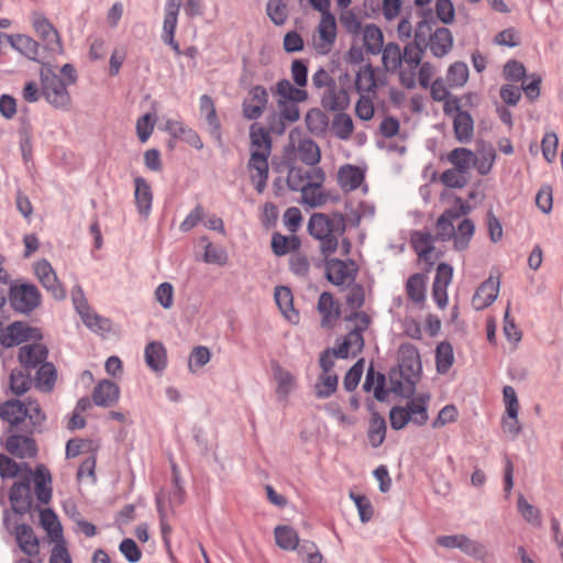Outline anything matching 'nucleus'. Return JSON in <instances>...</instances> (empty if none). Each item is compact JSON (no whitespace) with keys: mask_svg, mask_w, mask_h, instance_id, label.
Returning a JSON list of instances; mask_svg holds the SVG:
<instances>
[{"mask_svg":"<svg viewBox=\"0 0 563 563\" xmlns=\"http://www.w3.org/2000/svg\"><path fill=\"white\" fill-rule=\"evenodd\" d=\"M430 31L427 21H420L415 30V42L408 43L401 52L396 43H388L382 48V62L384 68L389 73L397 71L401 86L407 89H413L417 86L416 69L422 62V48L420 44L424 43V34Z\"/></svg>","mask_w":563,"mask_h":563,"instance_id":"obj_1","label":"nucleus"},{"mask_svg":"<svg viewBox=\"0 0 563 563\" xmlns=\"http://www.w3.org/2000/svg\"><path fill=\"white\" fill-rule=\"evenodd\" d=\"M272 153L269 131L253 123L250 126V159L247 172L252 184L258 192L266 188L268 179V157Z\"/></svg>","mask_w":563,"mask_h":563,"instance_id":"obj_2","label":"nucleus"},{"mask_svg":"<svg viewBox=\"0 0 563 563\" xmlns=\"http://www.w3.org/2000/svg\"><path fill=\"white\" fill-rule=\"evenodd\" d=\"M0 418L10 424L9 432L23 424V430L31 434L45 420V415L36 400L10 399L0 405Z\"/></svg>","mask_w":563,"mask_h":563,"instance_id":"obj_3","label":"nucleus"},{"mask_svg":"<svg viewBox=\"0 0 563 563\" xmlns=\"http://www.w3.org/2000/svg\"><path fill=\"white\" fill-rule=\"evenodd\" d=\"M345 230L344 219L341 216L329 217L314 213L308 223L309 233L320 241V250L324 256L334 253L338 247V236Z\"/></svg>","mask_w":563,"mask_h":563,"instance_id":"obj_4","label":"nucleus"},{"mask_svg":"<svg viewBox=\"0 0 563 563\" xmlns=\"http://www.w3.org/2000/svg\"><path fill=\"white\" fill-rule=\"evenodd\" d=\"M358 266L352 261H342L338 258L325 262V275L330 283L340 287L351 286L357 276Z\"/></svg>","mask_w":563,"mask_h":563,"instance_id":"obj_5","label":"nucleus"},{"mask_svg":"<svg viewBox=\"0 0 563 563\" xmlns=\"http://www.w3.org/2000/svg\"><path fill=\"white\" fill-rule=\"evenodd\" d=\"M42 93L46 101L57 109L68 108L71 101L67 84L55 74L43 77Z\"/></svg>","mask_w":563,"mask_h":563,"instance_id":"obj_6","label":"nucleus"},{"mask_svg":"<svg viewBox=\"0 0 563 563\" xmlns=\"http://www.w3.org/2000/svg\"><path fill=\"white\" fill-rule=\"evenodd\" d=\"M71 299L77 312L80 314L82 322L93 331H108L110 329L109 320L101 318L88 306L84 290L80 286H74L71 290Z\"/></svg>","mask_w":563,"mask_h":563,"instance_id":"obj_7","label":"nucleus"},{"mask_svg":"<svg viewBox=\"0 0 563 563\" xmlns=\"http://www.w3.org/2000/svg\"><path fill=\"white\" fill-rule=\"evenodd\" d=\"M9 299L14 310L25 313L40 305L41 294L34 285L19 284L11 287Z\"/></svg>","mask_w":563,"mask_h":563,"instance_id":"obj_8","label":"nucleus"},{"mask_svg":"<svg viewBox=\"0 0 563 563\" xmlns=\"http://www.w3.org/2000/svg\"><path fill=\"white\" fill-rule=\"evenodd\" d=\"M336 40V21L335 16L330 14L321 15L317 34L313 36V47L322 55L331 52Z\"/></svg>","mask_w":563,"mask_h":563,"instance_id":"obj_9","label":"nucleus"},{"mask_svg":"<svg viewBox=\"0 0 563 563\" xmlns=\"http://www.w3.org/2000/svg\"><path fill=\"white\" fill-rule=\"evenodd\" d=\"M470 207L461 198L456 199L453 208L445 210L438 219L435 238L440 241H449L453 238L455 227L454 221L461 216L466 214Z\"/></svg>","mask_w":563,"mask_h":563,"instance_id":"obj_10","label":"nucleus"},{"mask_svg":"<svg viewBox=\"0 0 563 563\" xmlns=\"http://www.w3.org/2000/svg\"><path fill=\"white\" fill-rule=\"evenodd\" d=\"M268 103V92L265 87L257 85L252 87L242 102V113L247 120H256L262 117Z\"/></svg>","mask_w":563,"mask_h":563,"instance_id":"obj_11","label":"nucleus"},{"mask_svg":"<svg viewBox=\"0 0 563 563\" xmlns=\"http://www.w3.org/2000/svg\"><path fill=\"white\" fill-rule=\"evenodd\" d=\"M31 21L36 34L45 42L47 47L53 52H63V45L59 33L41 12H32Z\"/></svg>","mask_w":563,"mask_h":563,"instance_id":"obj_12","label":"nucleus"},{"mask_svg":"<svg viewBox=\"0 0 563 563\" xmlns=\"http://www.w3.org/2000/svg\"><path fill=\"white\" fill-rule=\"evenodd\" d=\"M399 369L401 376L412 382L421 372V361L417 347L410 343H404L398 351Z\"/></svg>","mask_w":563,"mask_h":563,"instance_id":"obj_13","label":"nucleus"},{"mask_svg":"<svg viewBox=\"0 0 563 563\" xmlns=\"http://www.w3.org/2000/svg\"><path fill=\"white\" fill-rule=\"evenodd\" d=\"M34 273L40 283L49 291L54 298L64 299L66 290L58 280L57 275L47 260H41L34 265Z\"/></svg>","mask_w":563,"mask_h":563,"instance_id":"obj_14","label":"nucleus"},{"mask_svg":"<svg viewBox=\"0 0 563 563\" xmlns=\"http://www.w3.org/2000/svg\"><path fill=\"white\" fill-rule=\"evenodd\" d=\"M3 448L18 459H32L37 453L36 442L30 434H10L4 440Z\"/></svg>","mask_w":563,"mask_h":563,"instance_id":"obj_15","label":"nucleus"},{"mask_svg":"<svg viewBox=\"0 0 563 563\" xmlns=\"http://www.w3.org/2000/svg\"><path fill=\"white\" fill-rule=\"evenodd\" d=\"M324 173L320 168L312 169L311 183L301 189V201L309 207H319L325 203L327 196L322 192L321 185Z\"/></svg>","mask_w":563,"mask_h":563,"instance_id":"obj_16","label":"nucleus"},{"mask_svg":"<svg viewBox=\"0 0 563 563\" xmlns=\"http://www.w3.org/2000/svg\"><path fill=\"white\" fill-rule=\"evenodd\" d=\"M48 351L42 343L25 344L19 349V362L25 371H31L47 363Z\"/></svg>","mask_w":563,"mask_h":563,"instance_id":"obj_17","label":"nucleus"},{"mask_svg":"<svg viewBox=\"0 0 563 563\" xmlns=\"http://www.w3.org/2000/svg\"><path fill=\"white\" fill-rule=\"evenodd\" d=\"M290 141L294 147L295 158L309 166H314L320 162L321 154L318 144L311 139H298L290 134Z\"/></svg>","mask_w":563,"mask_h":563,"instance_id":"obj_18","label":"nucleus"},{"mask_svg":"<svg viewBox=\"0 0 563 563\" xmlns=\"http://www.w3.org/2000/svg\"><path fill=\"white\" fill-rule=\"evenodd\" d=\"M272 371L276 383V395L279 400L286 401L297 387L296 376L278 363L272 364Z\"/></svg>","mask_w":563,"mask_h":563,"instance_id":"obj_19","label":"nucleus"},{"mask_svg":"<svg viewBox=\"0 0 563 563\" xmlns=\"http://www.w3.org/2000/svg\"><path fill=\"white\" fill-rule=\"evenodd\" d=\"M498 292L499 280L497 278L489 277L476 289L472 298L473 308L476 310H483L487 308L496 300Z\"/></svg>","mask_w":563,"mask_h":563,"instance_id":"obj_20","label":"nucleus"},{"mask_svg":"<svg viewBox=\"0 0 563 563\" xmlns=\"http://www.w3.org/2000/svg\"><path fill=\"white\" fill-rule=\"evenodd\" d=\"M300 102L301 101L276 100L278 113L273 115V120L277 117L279 124L275 125L272 121L269 123L271 130L276 133H283L285 131L286 123H294L298 121L300 118L298 103Z\"/></svg>","mask_w":563,"mask_h":563,"instance_id":"obj_21","label":"nucleus"},{"mask_svg":"<svg viewBox=\"0 0 563 563\" xmlns=\"http://www.w3.org/2000/svg\"><path fill=\"white\" fill-rule=\"evenodd\" d=\"M134 202L139 213L147 218L152 210L153 191L150 183L141 176L134 178Z\"/></svg>","mask_w":563,"mask_h":563,"instance_id":"obj_22","label":"nucleus"},{"mask_svg":"<svg viewBox=\"0 0 563 563\" xmlns=\"http://www.w3.org/2000/svg\"><path fill=\"white\" fill-rule=\"evenodd\" d=\"M120 398L119 386L109 379L100 380L92 391V400L99 407H111Z\"/></svg>","mask_w":563,"mask_h":563,"instance_id":"obj_23","label":"nucleus"},{"mask_svg":"<svg viewBox=\"0 0 563 563\" xmlns=\"http://www.w3.org/2000/svg\"><path fill=\"white\" fill-rule=\"evenodd\" d=\"M15 540L20 550L27 556L33 558L40 553V541L27 525H18L14 529Z\"/></svg>","mask_w":563,"mask_h":563,"instance_id":"obj_24","label":"nucleus"},{"mask_svg":"<svg viewBox=\"0 0 563 563\" xmlns=\"http://www.w3.org/2000/svg\"><path fill=\"white\" fill-rule=\"evenodd\" d=\"M35 496L42 504H48L52 499V475L49 470L40 464L34 471Z\"/></svg>","mask_w":563,"mask_h":563,"instance_id":"obj_25","label":"nucleus"},{"mask_svg":"<svg viewBox=\"0 0 563 563\" xmlns=\"http://www.w3.org/2000/svg\"><path fill=\"white\" fill-rule=\"evenodd\" d=\"M31 328L23 322H14L0 334V343L4 347H12L25 342L31 336Z\"/></svg>","mask_w":563,"mask_h":563,"instance_id":"obj_26","label":"nucleus"},{"mask_svg":"<svg viewBox=\"0 0 563 563\" xmlns=\"http://www.w3.org/2000/svg\"><path fill=\"white\" fill-rule=\"evenodd\" d=\"M146 365L154 372H162L167 366V352L162 342L152 341L145 346Z\"/></svg>","mask_w":563,"mask_h":563,"instance_id":"obj_27","label":"nucleus"},{"mask_svg":"<svg viewBox=\"0 0 563 563\" xmlns=\"http://www.w3.org/2000/svg\"><path fill=\"white\" fill-rule=\"evenodd\" d=\"M428 46L435 57L446 55L453 46V36L451 31L446 27H438L430 35Z\"/></svg>","mask_w":563,"mask_h":563,"instance_id":"obj_28","label":"nucleus"},{"mask_svg":"<svg viewBox=\"0 0 563 563\" xmlns=\"http://www.w3.org/2000/svg\"><path fill=\"white\" fill-rule=\"evenodd\" d=\"M318 311L322 316V327L330 328L340 317V307L330 292H322L318 301Z\"/></svg>","mask_w":563,"mask_h":563,"instance_id":"obj_29","label":"nucleus"},{"mask_svg":"<svg viewBox=\"0 0 563 563\" xmlns=\"http://www.w3.org/2000/svg\"><path fill=\"white\" fill-rule=\"evenodd\" d=\"M338 178L343 190L352 191L363 184L365 175L360 167L347 164L340 167Z\"/></svg>","mask_w":563,"mask_h":563,"instance_id":"obj_30","label":"nucleus"},{"mask_svg":"<svg viewBox=\"0 0 563 563\" xmlns=\"http://www.w3.org/2000/svg\"><path fill=\"white\" fill-rule=\"evenodd\" d=\"M274 297L284 317L291 323H297L299 321V314L292 306L294 298L291 290L285 286L276 287Z\"/></svg>","mask_w":563,"mask_h":563,"instance_id":"obj_31","label":"nucleus"},{"mask_svg":"<svg viewBox=\"0 0 563 563\" xmlns=\"http://www.w3.org/2000/svg\"><path fill=\"white\" fill-rule=\"evenodd\" d=\"M272 92L276 97V100L303 102L308 99V92L301 89V87H295L288 79L277 81Z\"/></svg>","mask_w":563,"mask_h":563,"instance_id":"obj_32","label":"nucleus"},{"mask_svg":"<svg viewBox=\"0 0 563 563\" xmlns=\"http://www.w3.org/2000/svg\"><path fill=\"white\" fill-rule=\"evenodd\" d=\"M430 401L429 395H417L410 401L407 402L405 408L410 415L411 422L417 426H423L427 423L428 416V404Z\"/></svg>","mask_w":563,"mask_h":563,"instance_id":"obj_33","label":"nucleus"},{"mask_svg":"<svg viewBox=\"0 0 563 563\" xmlns=\"http://www.w3.org/2000/svg\"><path fill=\"white\" fill-rule=\"evenodd\" d=\"M10 45L27 57L29 59L35 60L38 55V43L29 35L24 34H12L5 35Z\"/></svg>","mask_w":563,"mask_h":563,"instance_id":"obj_34","label":"nucleus"},{"mask_svg":"<svg viewBox=\"0 0 563 563\" xmlns=\"http://www.w3.org/2000/svg\"><path fill=\"white\" fill-rule=\"evenodd\" d=\"M364 347V338L357 332L350 331L343 339L342 343L334 349L336 357L345 358L349 356H355L362 352Z\"/></svg>","mask_w":563,"mask_h":563,"instance_id":"obj_35","label":"nucleus"},{"mask_svg":"<svg viewBox=\"0 0 563 563\" xmlns=\"http://www.w3.org/2000/svg\"><path fill=\"white\" fill-rule=\"evenodd\" d=\"M40 521L43 529L46 531L49 539L55 542H64L63 541V528L58 520L56 514L49 509H43L40 512Z\"/></svg>","mask_w":563,"mask_h":563,"instance_id":"obj_36","label":"nucleus"},{"mask_svg":"<svg viewBox=\"0 0 563 563\" xmlns=\"http://www.w3.org/2000/svg\"><path fill=\"white\" fill-rule=\"evenodd\" d=\"M387 426L384 417L378 412H373L369 418L367 439L373 448H378L383 444L386 438Z\"/></svg>","mask_w":563,"mask_h":563,"instance_id":"obj_37","label":"nucleus"},{"mask_svg":"<svg viewBox=\"0 0 563 563\" xmlns=\"http://www.w3.org/2000/svg\"><path fill=\"white\" fill-rule=\"evenodd\" d=\"M448 161L466 175L475 163V153L466 147H456L448 154Z\"/></svg>","mask_w":563,"mask_h":563,"instance_id":"obj_38","label":"nucleus"},{"mask_svg":"<svg viewBox=\"0 0 563 563\" xmlns=\"http://www.w3.org/2000/svg\"><path fill=\"white\" fill-rule=\"evenodd\" d=\"M200 114L206 118L210 132L217 139H220V121L217 115L216 107L211 97L203 95L199 100Z\"/></svg>","mask_w":563,"mask_h":563,"instance_id":"obj_39","label":"nucleus"},{"mask_svg":"<svg viewBox=\"0 0 563 563\" xmlns=\"http://www.w3.org/2000/svg\"><path fill=\"white\" fill-rule=\"evenodd\" d=\"M362 34L366 51L373 55L379 54L384 46V35L382 30L375 24H366L362 30Z\"/></svg>","mask_w":563,"mask_h":563,"instance_id":"obj_40","label":"nucleus"},{"mask_svg":"<svg viewBox=\"0 0 563 563\" xmlns=\"http://www.w3.org/2000/svg\"><path fill=\"white\" fill-rule=\"evenodd\" d=\"M355 88L360 95L376 93V76L371 65H365L360 68L355 78Z\"/></svg>","mask_w":563,"mask_h":563,"instance_id":"obj_41","label":"nucleus"},{"mask_svg":"<svg viewBox=\"0 0 563 563\" xmlns=\"http://www.w3.org/2000/svg\"><path fill=\"white\" fill-rule=\"evenodd\" d=\"M9 497L16 511H25L30 506L29 481L14 483L10 488Z\"/></svg>","mask_w":563,"mask_h":563,"instance_id":"obj_42","label":"nucleus"},{"mask_svg":"<svg viewBox=\"0 0 563 563\" xmlns=\"http://www.w3.org/2000/svg\"><path fill=\"white\" fill-rule=\"evenodd\" d=\"M453 128L455 137L460 142H468L473 136V119L467 112H459L454 115Z\"/></svg>","mask_w":563,"mask_h":563,"instance_id":"obj_43","label":"nucleus"},{"mask_svg":"<svg viewBox=\"0 0 563 563\" xmlns=\"http://www.w3.org/2000/svg\"><path fill=\"white\" fill-rule=\"evenodd\" d=\"M57 378L56 368L52 363L42 364L36 373L34 384L42 391H51Z\"/></svg>","mask_w":563,"mask_h":563,"instance_id":"obj_44","label":"nucleus"},{"mask_svg":"<svg viewBox=\"0 0 563 563\" xmlns=\"http://www.w3.org/2000/svg\"><path fill=\"white\" fill-rule=\"evenodd\" d=\"M277 545L286 551H292L298 548L299 537L296 530L289 526H277L274 530Z\"/></svg>","mask_w":563,"mask_h":563,"instance_id":"obj_45","label":"nucleus"},{"mask_svg":"<svg viewBox=\"0 0 563 563\" xmlns=\"http://www.w3.org/2000/svg\"><path fill=\"white\" fill-rule=\"evenodd\" d=\"M475 232V225L474 222L470 219H464L461 221L457 225V228L454 231L453 241H454V247L457 251L465 250Z\"/></svg>","mask_w":563,"mask_h":563,"instance_id":"obj_46","label":"nucleus"},{"mask_svg":"<svg viewBox=\"0 0 563 563\" xmlns=\"http://www.w3.org/2000/svg\"><path fill=\"white\" fill-rule=\"evenodd\" d=\"M406 292L413 302H422L426 298V279L421 274L411 275L406 283Z\"/></svg>","mask_w":563,"mask_h":563,"instance_id":"obj_47","label":"nucleus"},{"mask_svg":"<svg viewBox=\"0 0 563 563\" xmlns=\"http://www.w3.org/2000/svg\"><path fill=\"white\" fill-rule=\"evenodd\" d=\"M437 238L427 232H417L412 235V245L419 257L429 261Z\"/></svg>","mask_w":563,"mask_h":563,"instance_id":"obj_48","label":"nucleus"},{"mask_svg":"<svg viewBox=\"0 0 563 563\" xmlns=\"http://www.w3.org/2000/svg\"><path fill=\"white\" fill-rule=\"evenodd\" d=\"M300 241L298 236H285L279 233H275L272 239V249L277 256L286 255L287 253L295 251L299 247Z\"/></svg>","mask_w":563,"mask_h":563,"instance_id":"obj_49","label":"nucleus"},{"mask_svg":"<svg viewBox=\"0 0 563 563\" xmlns=\"http://www.w3.org/2000/svg\"><path fill=\"white\" fill-rule=\"evenodd\" d=\"M468 79V68L463 62L452 64L446 73V80L451 88H459L466 84Z\"/></svg>","mask_w":563,"mask_h":563,"instance_id":"obj_50","label":"nucleus"},{"mask_svg":"<svg viewBox=\"0 0 563 563\" xmlns=\"http://www.w3.org/2000/svg\"><path fill=\"white\" fill-rule=\"evenodd\" d=\"M338 387V376L333 373H322L314 385L316 396L320 399L330 397Z\"/></svg>","mask_w":563,"mask_h":563,"instance_id":"obj_51","label":"nucleus"},{"mask_svg":"<svg viewBox=\"0 0 563 563\" xmlns=\"http://www.w3.org/2000/svg\"><path fill=\"white\" fill-rule=\"evenodd\" d=\"M437 369L439 373H446L453 364V347L448 342H441L435 350Z\"/></svg>","mask_w":563,"mask_h":563,"instance_id":"obj_52","label":"nucleus"},{"mask_svg":"<svg viewBox=\"0 0 563 563\" xmlns=\"http://www.w3.org/2000/svg\"><path fill=\"white\" fill-rule=\"evenodd\" d=\"M312 170L308 172L300 167H291L287 175V184L291 190L300 191L311 183Z\"/></svg>","mask_w":563,"mask_h":563,"instance_id":"obj_53","label":"nucleus"},{"mask_svg":"<svg viewBox=\"0 0 563 563\" xmlns=\"http://www.w3.org/2000/svg\"><path fill=\"white\" fill-rule=\"evenodd\" d=\"M332 130L340 140H349L354 131L352 118L346 113L338 114L332 122Z\"/></svg>","mask_w":563,"mask_h":563,"instance_id":"obj_54","label":"nucleus"},{"mask_svg":"<svg viewBox=\"0 0 563 563\" xmlns=\"http://www.w3.org/2000/svg\"><path fill=\"white\" fill-rule=\"evenodd\" d=\"M22 468H25L29 474L32 473L27 464H18L11 457L0 453V476L2 478H14L20 475Z\"/></svg>","mask_w":563,"mask_h":563,"instance_id":"obj_55","label":"nucleus"},{"mask_svg":"<svg viewBox=\"0 0 563 563\" xmlns=\"http://www.w3.org/2000/svg\"><path fill=\"white\" fill-rule=\"evenodd\" d=\"M32 386V378L29 373L22 369H13L10 375V389L15 395L26 393Z\"/></svg>","mask_w":563,"mask_h":563,"instance_id":"obj_56","label":"nucleus"},{"mask_svg":"<svg viewBox=\"0 0 563 563\" xmlns=\"http://www.w3.org/2000/svg\"><path fill=\"white\" fill-rule=\"evenodd\" d=\"M305 121L308 130L313 134L323 133L328 125L327 115L319 109L309 110Z\"/></svg>","mask_w":563,"mask_h":563,"instance_id":"obj_57","label":"nucleus"},{"mask_svg":"<svg viewBox=\"0 0 563 563\" xmlns=\"http://www.w3.org/2000/svg\"><path fill=\"white\" fill-rule=\"evenodd\" d=\"M495 159L496 153L493 147L483 150L479 156L475 154V163L473 167L476 168L479 175H487L492 170Z\"/></svg>","mask_w":563,"mask_h":563,"instance_id":"obj_58","label":"nucleus"},{"mask_svg":"<svg viewBox=\"0 0 563 563\" xmlns=\"http://www.w3.org/2000/svg\"><path fill=\"white\" fill-rule=\"evenodd\" d=\"M266 10L268 16L276 25H282L287 20V5L283 0H268Z\"/></svg>","mask_w":563,"mask_h":563,"instance_id":"obj_59","label":"nucleus"},{"mask_svg":"<svg viewBox=\"0 0 563 563\" xmlns=\"http://www.w3.org/2000/svg\"><path fill=\"white\" fill-rule=\"evenodd\" d=\"M207 242L205 246L203 261L208 264H217L223 266L227 264L228 255L221 247L214 246L211 242H208L206 238L202 239Z\"/></svg>","mask_w":563,"mask_h":563,"instance_id":"obj_60","label":"nucleus"},{"mask_svg":"<svg viewBox=\"0 0 563 563\" xmlns=\"http://www.w3.org/2000/svg\"><path fill=\"white\" fill-rule=\"evenodd\" d=\"M558 144H559V139L555 133L549 132V133L544 134L542 142H541V148H542V155L547 162L551 163L555 159Z\"/></svg>","mask_w":563,"mask_h":563,"instance_id":"obj_61","label":"nucleus"},{"mask_svg":"<svg viewBox=\"0 0 563 563\" xmlns=\"http://www.w3.org/2000/svg\"><path fill=\"white\" fill-rule=\"evenodd\" d=\"M441 181L451 188H462L466 185L467 179L463 172L453 167L442 173Z\"/></svg>","mask_w":563,"mask_h":563,"instance_id":"obj_62","label":"nucleus"},{"mask_svg":"<svg viewBox=\"0 0 563 563\" xmlns=\"http://www.w3.org/2000/svg\"><path fill=\"white\" fill-rule=\"evenodd\" d=\"M459 411L454 405L444 406L438 413V417L432 422L433 429H440L448 423L455 422Z\"/></svg>","mask_w":563,"mask_h":563,"instance_id":"obj_63","label":"nucleus"},{"mask_svg":"<svg viewBox=\"0 0 563 563\" xmlns=\"http://www.w3.org/2000/svg\"><path fill=\"white\" fill-rule=\"evenodd\" d=\"M289 268L297 276H307L310 269L308 257L300 253L292 254L289 258Z\"/></svg>","mask_w":563,"mask_h":563,"instance_id":"obj_64","label":"nucleus"}]
</instances>
